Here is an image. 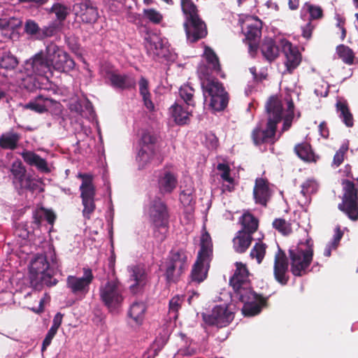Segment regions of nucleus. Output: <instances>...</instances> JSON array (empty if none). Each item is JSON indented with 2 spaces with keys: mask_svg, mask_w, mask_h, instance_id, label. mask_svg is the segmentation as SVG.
<instances>
[{
  "mask_svg": "<svg viewBox=\"0 0 358 358\" xmlns=\"http://www.w3.org/2000/svg\"><path fill=\"white\" fill-rule=\"evenodd\" d=\"M268 120L264 125L260 122L252 131V139L256 145L275 141L277 124L283 118L282 131L287 130L292 124L294 115V104L289 98L283 101L277 96H271L266 104Z\"/></svg>",
  "mask_w": 358,
  "mask_h": 358,
  "instance_id": "nucleus-1",
  "label": "nucleus"
},
{
  "mask_svg": "<svg viewBox=\"0 0 358 358\" xmlns=\"http://www.w3.org/2000/svg\"><path fill=\"white\" fill-rule=\"evenodd\" d=\"M50 76H52V70L48 57L40 52L25 62L23 70L17 73V78L22 80L24 87L31 90L36 87V77L49 79Z\"/></svg>",
  "mask_w": 358,
  "mask_h": 358,
  "instance_id": "nucleus-2",
  "label": "nucleus"
},
{
  "mask_svg": "<svg viewBox=\"0 0 358 358\" xmlns=\"http://www.w3.org/2000/svg\"><path fill=\"white\" fill-rule=\"evenodd\" d=\"M199 246L197 259L191 273L192 280L198 283L206 278L213 256L212 240L209 234L204 229L201 235Z\"/></svg>",
  "mask_w": 358,
  "mask_h": 358,
  "instance_id": "nucleus-3",
  "label": "nucleus"
},
{
  "mask_svg": "<svg viewBox=\"0 0 358 358\" xmlns=\"http://www.w3.org/2000/svg\"><path fill=\"white\" fill-rule=\"evenodd\" d=\"M181 6L186 17L184 27L187 41L194 43L206 36V24L199 18L196 6L190 0H181Z\"/></svg>",
  "mask_w": 358,
  "mask_h": 358,
  "instance_id": "nucleus-4",
  "label": "nucleus"
},
{
  "mask_svg": "<svg viewBox=\"0 0 358 358\" xmlns=\"http://www.w3.org/2000/svg\"><path fill=\"white\" fill-rule=\"evenodd\" d=\"M313 241L308 236L289 250L291 271L294 275L300 276L306 272L313 260Z\"/></svg>",
  "mask_w": 358,
  "mask_h": 358,
  "instance_id": "nucleus-5",
  "label": "nucleus"
},
{
  "mask_svg": "<svg viewBox=\"0 0 358 358\" xmlns=\"http://www.w3.org/2000/svg\"><path fill=\"white\" fill-rule=\"evenodd\" d=\"M201 79L204 101L208 103L209 108L214 111L224 110L228 103V96L222 84L215 79Z\"/></svg>",
  "mask_w": 358,
  "mask_h": 358,
  "instance_id": "nucleus-6",
  "label": "nucleus"
},
{
  "mask_svg": "<svg viewBox=\"0 0 358 358\" xmlns=\"http://www.w3.org/2000/svg\"><path fill=\"white\" fill-rule=\"evenodd\" d=\"M54 256L55 254L51 253L52 266L50 263L48 262L46 257L43 255H37L32 259L29 266V271L32 280L48 286L56 285L57 281L55 279L52 278V266L55 264V257H54Z\"/></svg>",
  "mask_w": 358,
  "mask_h": 358,
  "instance_id": "nucleus-7",
  "label": "nucleus"
},
{
  "mask_svg": "<svg viewBox=\"0 0 358 358\" xmlns=\"http://www.w3.org/2000/svg\"><path fill=\"white\" fill-rule=\"evenodd\" d=\"M234 291L235 296L243 303L242 311L244 315L254 316L261 312L265 300L252 291L250 284L248 285L247 289L242 286L240 290Z\"/></svg>",
  "mask_w": 358,
  "mask_h": 358,
  "instance_id": "nucleus-8",
  "label": "nucleus"
},
{
  "mask_svg": "<svg viewBox=\"0 0 358 358\" xmlns=\"http://www.w3.org/2000/svg\"><path fill=\"white\" fill-rule=\"evenodd\" d=\"M343 196L342 202L338 204V209L344 213L352 221L358 220V195L357 189L352 182H343Z\"/></svg>",
  "mask_w": 358,
  "mask_h": 358,
  "instance_id": "nucleus-9",
  "label": "nucleus"
},
{
  "mask_svg": "<svg viewBox=\"0 0 358 358\" xmlns=\"http://www.w3.org/2000/svg\"><path fill=\"white\" fill-rule=\"evenodd\" d=\"M82 179L80 187V196L83 206V214L85 218L90 219L91 214L94 211L96 206L94 196L96 194L95 187L92 182V176L88 174H79Z\"/></svg>",
  "mask_w": 358,
  "mask_h": 358,
  "instance_id": "nucleus-10",
  "label": "nucleus"
},
{
  "mask_svg": "<svg viewBox=\"0 0 358 358\" xmlns=\"http://www.w3.org/2000/svg\"><path fill=\"white\" fill-rule=\"evenodd\" d=\"M47 57L51 69L65 72L73 69L74 61L69 55L55 44L51 43L46 48Z\"/></svg>",
  "mask_w": 358,
  "mask_h": 358,
  "instance_id": "nucleus-11",
  "label": "nucleus"
},
{
  "mask_svg": "<svg viewBox=\"0 0 358 358\" xmlns=\"http://www.w3.org/2000/svg\"><path fill=\"white\" fill-rule=\"evenodd\" d=\"M262 27V21L253 16H247L242 22V31L248 41V51L252 57L257 52L256 42L261 36Z\"/></svg>",
  "mask_w": 358,
  "mask_h": 358,
  "instance_id": "nucleus-12",
  "label": "nucleus"
},
{
  "mask_svg": "<svg viewBox=\"0 0 358 358\" xmlns=\"http://www.w3.org/2000/svg\"><path fill=\"white\" fill-rule=\"evenodd\" d=\"M122 287L117 280H109L101 285L99 289L100 298L103 303L110 310L120 306L122 301Z\"/></svg>",
  "mask_w": 358,
  "mask_h": 358,
  "instance_id": "nucleus-13",
  "label": "nucleus"
},
{
  "mask_svg": "<svg viewBox=\"0 0 358 358\" xmlns=\"http://www.w3.org/2000/svg\"><path fill=\"white\" fill-rule=\"evenodd\" d=\"M187 255L182 250H172L166 263V277L176 282L187 268Z\"/></svg>",
  "mask_w": 358,
  "mask_h": 358,
  "instance_id": "nucleus-14",
  "label": "nucleus"
},
{
  "mask_svg": "<svg viewBox=\"0 0 358 358\" xmlns=\"http://www.w3.org/2000/svg\"><path fill=\"white\" fill-rule=\"evenodd\" d=\"M147 213L149 215L150 221L162 234L161 238H162L164 234L167 231L168 215L166 206L159 199H155L150 201L147 209Z\"/></svg>",
  "mask_w": 358,
  "mask_h": 358,
  "instance_id": "nucleus-15",
  "label": "nucleus"
},
{
  "mask_svg": "<svg viewBox=\"0 0 358 358\" xmlns=\"http://www.w3.org/2000/svg\"><path fill=\"white\" fill-rule=\"evenodd\" d=\"M145 48L150 55L170 59L169 43L166 38L157 34H150L145 38Z\"/></svg>",
  "mask_w": 358,
  "mask_h": 358,
  "instance_id": "nucleus-16",
  "label": "nucleus"
},
{
  "mask_svg": "<svg viewBox=\"0 0 358 358\" xmlns=\"http://www.w3.org/2000/svg\"><path fill=\"white\" fill-rule=\"evenodd\" d=\"M206 322L218 327H225L234 319L233 312L226 305L216 306L209 315H204Z\"/></svg>",
  "mask_w": 358,
  "mask_h": 358,
  "instance_id": "nucleus-17",
  "label": "nucleus"
},
{
  "mask_svg": "<svg viewBox=\"0 0 358 358\" xmlns=\"http://www.w3.org/2000/svg\"><path fill=\"white\" fill-rule=\"evenodd\" d=\"M129 274L128 282L131 292H140L147 283V274L144 268L140 265H132L127 267Z\"/></svg>",
  "mask_w": 358,
  "mask_h": 358,
  "instance_id": "nucleus-18",
  "label": "nucleus"
},
{
  "mask_svg": "<svg viewBox=\"0 0 358 358\" xmlns=\"http://www.w3.org/2000/svg\"><path fill=\"white\" fill-rule=\"evenodd\" d=\"M93 280V275L90 269L85 268L82 277L70 275L67 278V287L75 294H85L88 292L89 286Z\"/></svg>",
  "mask_w": 358,
  "mask_h": 358,
  "instance_id": "nucleus-19",
  "label": "nucleus"
},
{
  "mask_svg": "<svg viewBox=\"0 0 358 358\" xmlns=\"http://www.w3.org/2000/svg\"><path fill=\"white\" fill-rule=\"evenodd\" d=\"M280 45L285 57V65L286 70L283 71V73L286 72L292 73L301 63V54L298 49L293 47L291 43L287 40H281Z\"/></svg>",
  "mask_w": 358,
  "mask_h": 358,
  "instance_id": "nucleus-20",
  "label": "nucleus"
},
{
  "mask_svg": "<svg viewBox=\"0 0 358 358\" xmlns=\"http://www.w3.org/2000/svg\"><path fill=\"white\" fill-rule=\"evenodd\" d=\"M74 10L82 20L87 23L95 22L98 19L99 14L96 8L88 0H80L76 3Z\"/></svg>",
  "mask_w": 358,
  "mask_h": 358,
  "instance_id": "nucleus-21",
  "label": "nucleus"
},
{
  "mask_svg": "<svg viewBox=\"0 0 358 358\" xmlns=\"http://www.w3.org/2000/svg\"><path fill=\"white\" fill-rule=\"evenodd\" d=\"M236 267L235 273L230 280V285L234 290H240V287L242 286L244 289H247L248 285L250 283L248 280L249 272L245 264L236 262Z\"/></svg>",
  "mask_w": 358,
  "mask_h": 358,
  "instance_id": "nucleus-22",
  "label": "nucleus"
},
{
  "mask_svg": "<svg viewBox=\"0 0 358 358\" xmlns=\"http://www.w3.org/2000/svg\"><path fill=\"white\" fill-rule=\"evenodd\" d=\"M288 268V264L285 253L278 250L275 256L274 261V275L278 282L285 285L287 282L286 273Z\"/></svg>",
  "mask_w": 358,
  "mask_h": 358,
  "instance_id": "nucleus-23",
  "label": "nucleus"
},
{
  "mask_svg": "<svg viewBox=\"0 0 358 358\" xmlns=\"http://www.w3.org/2000/svg\"><path fill=\"white\" fill-rule=\"evenodd\" d=\"M253 194L256 203L265 206L271 194L268 182L264 179L257 178L255 181Z\"/></svg>",
  "mask_w": 358,
  "mask_h": 358,
  "instance_id": "nucleus-24",
  "label": "nucleus"
},
{
  "mask_svg": "<svg viewBox=\"0 0 358 358\" xmlns=\"http://www.w3.org/2000/svg\"><path fill=\"white\" fill-rule=\"evenodd\" d=\"M178 180L176 176L169 171H164L158 178V187L162 194L171 193L176 187Z\"/></svg>",
  "mask_w": 358,
  "mask_h": 358,
  "instance_id": "nucleus-25",
  "label": "nucleus"
},
{
  "mask_svg": "<svg viewBox=\"0 0 358 358\" xmlns=\"http://www.w3.org/2000/svg\"><path fill=\"white\" fill-rule=\"evenodd\" d=\"M217 169L218 175L222 180V188L223 192H232L236 186V182L231 176V169L229 166L225 163L217 164Z\"/></svg>",
  "mask_w": 358,
  "mask_h": 358,
  "instance_id": "nucleus-26",
  "label": "nucleus"
},
{
  "mask_svg": "<svg viewBox=\"0 0 358 358\" xmlns=\"http://www.w3.org/2000/svg\"><path fill=\"white\" fill-rule=\"evenodd\" d=\"M147 307L143 301H135L131 303L128 311V315L136 325L143 324Z\"/></svg>",
  "mask_w": 358,
  "mask_h": 358,
  "instance_id": "nucleus-27",
  "label": "nucleus"
},
{
  "mask_svg": "<svg viewBox=\"0 0 358 358\" xmlns=\"http://www.w3.org/2000/svg\"><path fill=\"white\" fill-rule=\"evenodd\" d=\"M108 80L111 85L116 88L126 89L135 85V79L128 75H121L115 72L108 73Z\"/></svg>",
  "mask_w": 358,
  "mask_h": 358,
  "instance_id": "nucleus-28",
  "label": "nucleus"
},
{
  "mask_svg": "<svg viewBox=\"0 0 358 358\" xmlns=\"http://www.w3.org/2000/svg\"><path fill=\"white\" fill-rule=\"evenodd\" d=\"M171 117L174 122L179 125L187 124L189 120L191 112L187 108H184L182 105L176 103L169 109Z\"/></svg>",
  "mask_w": 358,
  "mask_h": 358,
  "instance_id": "nucleus-29",
  "label": "nucleus"
},
{
  "mask_svg": "<svg viewBox=\"0 0 358 358\" xmlns=\"http://www.w3.org/2000/svg\"><path fill=\"white\" fill-rule=\"evenodd\" d=\"M24 160L31 166H35L40 171L48 173L50 169L46 161L38 155L31 151H25L22 153Z\"/></svg>",
  "mask_w": 358,
  "mask_h": 358,
  "instance_id": "nucleus-30",
  "label": "nucleus"
},
{
  "mask_svg": "<svg viewBox=\"0 0 358 358\" xmlns=\"http://www.w3.org/2000/svg\"><path fill=\"white\" fill-rule=\"evenodd\" d=\"M252 235L245 231H239L233 239L234 250L240 253L244 252L250 245Z\"/></svg>",
  "mask_w": 358,
  "mask_h": 358,
  "instance_id": "nucleus-31",
  "label": "nucleus"
},
{
  "mask_svg": "<svg viewBox=\"0 0 358 358\" xmlns=\"http://www.w3.org/2000/svg\"><path fill=\"white\" fill-rule=\"evenodd\" d=\"M53 103V100L50 99L38 96L34 100L24 105V108L30 109L36 113H42L48 110V108L50 107Z\"/></svg>",
  "mask_w": 358,
  "mask_h": 358,
  "instance_id": "nucleus-32",
  "label": "nucleus"
},
{
  "mask_svg": "<svg viewBox=\"0 0 358 358\" xmlns=\"http://www.w3.org/2000/svg\"><path fill=\"white\" fill-rule=\"evenodd\" d=\"M264 57L269 62L273 61L279 55V48L272 38H266L261 45Z\"/></svg>",
  "mask_w": 358,
  "mask_h": 358,
  "instance_id": "nucleus-33",
  "label": "nucleus"
},
{
  "mask_svg": "<svg viewBox=\"0 0 358 358\" xmlns=\"http://www.w3.org/2000/svg\"><path fill=\"white\" fill-rule=\"evenodd\" d=\"M155 155V148H140L136 157L139 169H144L148 164H150L154 159Z\"/></svg>",
  "mask_w": 358,
  "mask_h": 358,
  "instance_id": "nucleus-34",
  "label": "nucleus"
},
{
  "mask_svg": "<svg viewBox=\"0 0 358 358\" xmlns=\"http://www.w3.org/2000/svg\"><path fill=\"white\" fill-rule=\"evenodd\" d=\"M317 183L314 180H307L301 185V194L304 197L301 200L302 205H306L310 202V195L314 194L317 190Z\"/></svg>",
  "mask_w": 358,
  "mask_h": 358,
  "instance_id": "nucleus-35",
  "label": "nucleus"
},
{
  "mask_svg": "<svg viewBox=\"0 0 358 358\" xmlns=\"http://www.w3.org/2000/svg\"><path fill=\"white\" fill-rule=\"evenodd\" d=\"M336 108L338 116L345 124L349 127H352L353 125V117L345 102L341 100L338 101Z\"/></svg>",
  "mask_w": 358,
  "mask_h": 358,
  "instance_id": "nucleus-36",
  "label": "nucleus"
},
{
  "mask_svg": "<svg viewBox=\"0 0 358 358\" xmlns=\"http://www.w3.org/2000/svg\"><path fill=\"white\" fill-rule=\"evenodd\" d=\"M139 91L140 94L143 97V100L145 107L152 110L154 109V104L150 99V93L148 88V82L144 78H141L139 81Z\"/></svg>",
  "mask_w": 358,
  "mask_h": 358,
  "instance_id": "nucleus-37",
  "label": "nucleus"
},
{
  "mask_svg": "<svg viewBox=\"0 0 358 358\" xmlns=\"http://www.w3.org/2000/svg\"><path fill=\"white\" fill-rule=\"evenodd\" d=\"M295 151L297 155L303 160L306 162H315V156L311 150L309 144L304 143L295 147Z\"/></svg>",
  "mask_w": 358,
  "mask_h": 358,
  "instance_id": "nucleus-38",
  "label": "nucleus"
},
{
  "mask_svg": "<svg viewBox=\"0 0 358 358\" xmlns=\"http://www.w3.org/2000/svg\"><path fill=\"white\" fill-rule=\"evenodd\" d=\"M241 222L244 228L243 231H245L247 233H250V235H252V234L257 229V220L250 213H244L241 217Z\"/></svg>",
  "mask_w": 358,
  "mask_h": 358,
  "instance_id": "nucleus-39",
  "label": "nucleus"
},
{
  "mask_svg": "<svg viewBox=\"0 0 358 358\" xmlns=\"http://www.w3.org/2000/svg\"><path fill=\"white\" fill-rule=\"evenodd\" d=\"M17 59L9 52H4L0 56V68L12 70L17 65Z\"/></svg>",
  "mask_w": 358,
  "mask_h": 358,
  "instance_id": "nucleus-40",
  "label": "nucleus"
},
{
  "mask_svg": "<svg viewBox=\"0 0 358 358\" xmlns=\"http://www.w3.org/2000/svg\"><path fill=\"white\" fill-rule=\"evenodd\" d=\"M19 140L17 134L8 133L1 136L0 138V145L3 148L14 149Z\"/></svg>",
  "mask_w": 358,
  "mask_h": 358,
  "instance_id": "nucleus-41",
  "label": "nucleus"
},
{
  "mask_svg": "<svg viewBox=\"0 0 358 358\" xmlns=\"http://www.w3.org/2000/svg\"><path fill=\"white\" fill-rule=\"evenodd\" d=\"M11 172L14 177V182L15 183H19L27 177L25 175L26 169L20 160H16L13 163Z\"/></svg>",
  "mask_w": 358,
  "mask_h": 358,
  "instance_id": "nucleus-42",
  "label": "nucleus"
},
{
  "mask_svg": "<svg viewBox=\"0 0 358 358\" xmlns=\"http://www.w3.org/2000/svg\"><path fill=\"white\" fill-rule=\"evenodd\" d=\"M338 57L346 64H352L354 60V53L348 47L341 45L337 47Z\"/></svg>",
  "mask_w": 358,
  "mask_h": 358,
  "instance_id": "nucleus-43",
  "label": "nucleus"
},
{
  "mask_svg": "<svg viewBox=\"0 0 358 358\" xmlns=\"http://www.w3.org/2000/svg\"><path fill=\"white\" fill-rule=\"evenodd\" d=\"M179 94L181 99L188 105L194 106L193 100L194 89L188 85H184L179 90Z\"/></svg>",
  "mask_w": 358,
  "mask_h": 358,
  "instance_id": "nucleus-44",
  "label": "nucleus"
},
{
  "mask_svg": "<svg viewBox=\"0 0 358 358\" xmlns=\"http://www.w3.org/2000/svg\"><path fill=\"white\" fill-rule=\"evenodd\" d=\"M155 138L148 131H142L141 134V138L139 142L140 148H155Z\"/></svg>",
  "mask_w": 358,
  "mask_h": 358,
  "instance_id": "nucleus-45",
  "label": "nucleus"
},
{
  "mask_svg": "<svg viewBox=\"0 0 358 358\" xmlns=\"http://www.w3.org/2000/svg\"><path fill=\"white\" fill-rule=\"evenodd\" d=\"M203 56L206 58L207 62L210 66L215 71L220 70V64L218 59L214 52L209 48H205Z\"/></svg>",
  "mask_w": 358,
  "mask_h": 358,
  "instance_id": "nucleus-46",
  "label": "nucleus"
},
{
  "mask_svg": "<svg viewBox=\"0 0 358 358\" xmlns=\"http://www.w3.org/2000/svg\"><path fill=\"white\" fill-rule=\"evenodd\" d=\"M266 246L263 243H257L250 252V257L260 264L264 257Z\"/></svg>",
  "mask_w": 358,
  "mask_h": 358,
  "instance_id": "nucleus-47",
  "label": "nucleus"
},
{
  "mask_svg": "<svg viewBox=\"0 0 358 358\" xmlns=\"http://www.w3.org/2000/svg\"><path fill=\"white\" fill-rule=\"evenodd\" d=\"M50 12L55 13L57 19L60 22H62L66 19L69 14V8L64 5L57 3L53 4Z\"/></svg>",
  "mask_w": 358,
  "mask_h": 358,
  "instance_id": "nucleus-48",
  "label": "nucleus"
},
{
  "mask_svg": "<svg viewBox=\"0 0 358 358\" xmlns=\"http://www.w3.org/2000/svg\"><path fill=\"white\" fill-rule=\"evenodd\" d=\"M43 219L47 220L49 224H52L55 219V215L52 211L41 208L36 212L35 216L36 222L39 224Z\"/></svg>",
  "mask_w": 358,
  "mask_h": 358,
  "instance_id": "nucleus-49",
  "label": "nucleus"
},
{
  "mask_svg": "<svg viewBox=\"0 0 358 358\" xmlns=\"http://www.w3.org/2000/svg\"><path fill=\"white\" fill-rule=\"evenodd\" d=\"M342 236H343V234L341 231L340 228L339 227L337 228L336 233L334 236V238H333L332 241L331 243H329V244H327L324 249V256L330 257L331 250H335L337 248L338 243H339L341 238H342Z\"/></svg>",
  "mask_w": 358,
  "mask_h": 358,
  "instance_id": "nucleus-50",
  "label": "nucleus"
},
{
  "mask_svg": "<svg viewBox=\"0 0 358 358\" xmlns=\"http://www.w3.org/2000/svg\"><path fill=\"white\" fill-rule=\"evenodd\" d=\"M143 14L146 19L154 24H159L163 20L162 14L154 8L144 9Z\"/></svg>",
  "mask_w": 358,
  "mask_h": 358,
  "instance_id": "nucleus-51",
  "label": "nucleus"
},
{
  "mask_svg": "<svg viewBox=\"0 0 358 358\" xmlns=\"http://www.w3.org/2000/svg\"><path fill=\"white\" fill-rule=\"evenodd\" d=\"M194 189L192 187L182 190L180 194V201L184 206H190L194 202Z\"/></svg>",
  "mask_w": 358,
  "mask_h": 358,
  "instance_id": "nucleus-52",
  "label": "nucleus"
},
{
  "mask_svg": "<svg viewBox=\"0 0 358 358\" xmlns=\"http://www.w3.org/2000/svg\"><path fill=\"white\" fill-rule=\"evenodd\" d=\"M183 301V296L178 295L173 297L169 302V314L172 315L171 317L173 318L177 317V312L180 307L181 303Z\"/></svg>",
  "mask_w": 358,
  "mask_h": 358,
  "instance_id": "nucleus-53",
  "label": "nucleus"
},
{
  "mask_svg": "<svg viewBox=\"0 0 358 358\" xmlns=\"http://www.w3.org/2000/svg\"><path fill=\"white\" fill-rule=\"evenodd\" d=\"M273 225L275 229L278 230L280 233L284 235H287L292 231L290 224L282 219H276L273 222Z\"/></svg>",
  "mask_w": 358,
  "mask_h": 358,
  "instance_id": "nucleus-54",
  "label": "nucleus"
},
{
  "mask_svg": "<svg viewBox=\"0 0 358 358\" xmlns=\"http://www.w3.org/2000/svg\"><path fill=\"white\" fill-rule=\"evenodd\" d=\"M305 8L310 13V17L312 19H318L320 18L322 15V10L319 6L306 3L303 9Z\"/></svg>",
  "mask_w": 358,
  "mask_h": 358,
  "instance_id": "nucleus-55",
  "label": "nucleus"
},
{
  "mask_svg": "<svg viewBox=\"0 0 358 358\" xmlns=\"http://www.w3.org/2000/svg\"><path fill=\"white\" fill-rule=\"evenodd\" d=\"M347 150L348 146L343 145L334 155L333 165L337 167L341 164L344 159L345 152Z\"/></svg>",
  "mask_w": 358,
  "mask_h": 358,
  "instance_id": "nucleus-56",
  "label": "nucleus"
},
{
  "mask_svg": "<svg viewBox=\"0 0 358 358\" xmlns=\"http://www.w3.org/2000/svg\"><path fill=\"white\" fill-rule=\"evenodd\" d=\"M22 189L35 190L38 186L37 182L30 177H26L18 183Z\"/></svg>",
  "mask_w": 358,
  "mask_h": 358,
  "instance_id": "nucleus-57",
  "label": "nucleus"
},
{
  "mask_svg": "<svg viewBox=\"0 0 358 358\" xmlns=\"http://www.w3.org/2000/svg\"><path fill=\"white\" fill-rule=\"evenodd\" d=\"M25 31L30 35L36 34L40 31V29L38 24L31 20H29L26 22L24 25Z\"/></svg>",
  "mask_w": 358,
  "mask_h": 358,
  "instance_id": "nucleus-58",
  "label": "nucleus"
},
{
  "mask_svg": "<svg viewBox=\"0 0 358 358\" xmlns=\"http://www.w3.org/2000/svg\"><path fill=\"white\" fill-rule=\"evenodd\" d=\"M204 143L209 149H214L217 145V138L215 134H208L206 135Z\"/></svg>",
  "mask_w": 358,
  "mask_h": 358,
  "instance_id": "nucleus-59",
  "label": "nucleus"
},
{
  "mask_svg": "<svg viewBox=\"0 0 358 358\" xmlns=\"http://www.w3.org/2000/svg\"><path fill=\"white\" fill-rule=\"evenodd\" d=\"M56 334H57L56 331H55L50 329H49L48 334L45 336V338H44V340L43 341L42 348H41L42 352H44L46 350V348L50 345L52 340Z\"/></svg>",
  "mask_w": 358,
  "mask_h": 358,
  "instance_id": "nucleus-60",
  "label": "nucleus"
},
{
  "mask_svg": "<svg viewBox=\"0 0 358 358\" xmlns=\"http://www.w3.org/2000/svg\"><path fill=\"white\" fill-rule=\"evenodd\" d=\"M62 315L59 313H57L54 318H53V321H52V327H50V329L57 332V330L59 329V327H60L61 324H62Z\"/></svg>",
  "mask_w": 358,
  "mask_h": 358,
  "instance_id": "nucleus-61",
  "label": "nucleus"
},
{
  "mask_svg": "<svg viewBox=\"0 0 358 358\" xmlns=\"http://www.w3.org/2000/svg\"><path fill=\"white\" fill-rule=\"evenodd\" d=\"M56 27L54 25H50L48 27H44L42 29L43 36L44 37H49L55 33Z\"/></svg>",
  "mask_w": 358,
  "mask_h": 358,
  "instance_id": "nucleus-62",
  "label": "nucleus"
},
{
  "mask_svg": "<svg viewBox=\"0 0 358 358\" xmlns=\"http://www.w3.org/2000/svg\"><path fill=\"white\" fill-rule=\"evenodd\" d=\"M319 131L322 137L327 138L328 136L329 131L324 123H321L319 125Z\"/></svg>",
  "mask_w": 358,
  "mask_h": 358,
  "instance_id": "nucleus-63",
  "label": "nucleus"
},
{
  "mask_svg": "<svg viewBox=\"0 0 358 358\" xmlns=\"http://www.w3.org/2000/svg\"><path fill=\"white\" fill-rule=\"evenodd\" d=\"M299 0H289V6L291 9L294 10L298 8Z\"/></svg>",
  "mask_w": 358,
  "mask_h": 358,
  "instance_id": "nucleus-64",
  "label": "nucleus"
}]
</instances>
